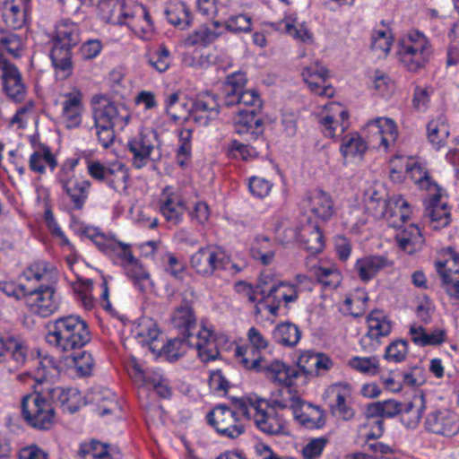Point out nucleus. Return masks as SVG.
Segmentation results:
<instances>
[{
    "label": "nucleus",
    "instance_id": "1",
    "mask_svg": "<svg viewBox=\"0 0 459 459\" xmlns=\"http://www.w3.org/2000/svg\"><path fill=\"white\" fill-rule=\"evenodd\" d=\"M37 375L32 378L34 392L26 394L21 402V411L24 421L32 429H50L56 420L55 403L58 400L65 404L68 394L59 386L51 387L47 382L44 361H36Z\"/></svg>",
    "mask_w": 459,
    "mask_h": 459
},
{
    "label": "nucleus",
    "instance_id": "2",
    "mask_svg": "<svg viewBox=\"0 0 459 459\" xmlns=\"http://www.w3.org/2000/svg\"><path fill=\"white\" fill-rule=\"evenodd\" d=\"M172 324L181 335L187 337L188 343L195 346L203 362L214 360L218 357L216 334L206 326L197 330L196 317L190 306L186 304L177 307L172 315Z\"/></svg>",
    "mask_w": 459,
    "mask_h": 459
},
{
    "label": "nucleus",
    "instance_id": "3",
    "mask_svg": "<svg viewBox=\"0 0 459 459\" xmlns=\"http://www.w3.org/2000/svg\"><path fill=\"white\" fill-rule=\"evenodd\" d=\"M46 341L59 351L74 352L91 340L87 322L79 316H59L48 324Z\"/></svg>",
    "mask_w": 459,
    "mask_h": 459
},
{
    "label": "nucleus",
    "instance_id": "4",
    "mask_svg": "<svg viewBox=\"0 0 459 459\" xmlns=\"http://www.w3.org/2000/svg\"><path fill=\"white\" fill-rule=\"evenodd\" d=\"M239 412L252 420L255 427L266 435L284 433V414L270 408L268 401L256 395L245 396L236 402Z\"/></svg>",
    "mask_w": 459,
    "mask_h": 459
},
{
    "label": "nucleus",
    "instance_id": "5",
    "mask_svg": "<svg viewBox=\"0 0 459 459\" xmlns=\"http://www.w3.org/2000/svg\"><path fill=\"white\" fill-rule=\"evenodd\" d=\"M433 54L431 40L419 30H408L398 42V60L410 72L424 68Z\"/></svg>",
    "mask_w": 459,
    "mask_h": 459
},
{
    "label": "nucleus",
    "instance_id": "6",
    "mask_svg": "<svg viewBox=\"0 0 459 459\" xmlns=\"http://www.w3.org/2000/svg\"><path fill=\"white\" fill-rule=\"evenodd\" d=\"M234 355L238 363L247 369H254L264 373L265 377L273 382L290 381V377L295 376L292 369L285 368V363L279 359L269 360L261 356V351L245 345H238Z\"/></svg>",
    "mask_w": 459,
    "mask_h": 459
},
{
    "label": "nucleus",
    "instance_id": "7",
    "mask_svg": "<svg viewBox=\"0 0 459 459\" xmlns=\"http://www.w3.org/2000/svg\"><path fill=\"white\" fill-rule=\"evenodd\" d=\"M109 22L126 25L135 33L148 36L154 30L153 22L148 10L133 0H117L108 15Z\"/></svg>",
    "mask_w": 459,
    "mask_h": 459
},
{
    "label": "nucleus",
    "instance_id": "8",
    "mask_svg": "<svg viewBox=\"0 0 459 459\" xmlns=\"http://www.w3.org/2000/svg\"><path fill=\"white\" fill-rule=\"evenodd\" d=\"M94 122L123 130L129 123L131 114L122 103L112 101L105 95H95L91 100Z\"/></svg>",
    "mask_w": 459,
    "mask_h": 459
},
{
    "label": "nucleus",
    "instance_id": "9",
    "mask_svg": "<svg viewBox=\"0 0 459 459\" xmlns=\"http://www.w3.org/2000/svg\"><path fill=\"white\" fill-rule=\"evenodd\" d=\"M78 163L79 159H66L57 173V180L63 190L70 197L74 208L82 209L88 198L91 183L89 180L75 176L74 169Z\"/></svg>",
    "mask_w": 459,
    "mask_h": 459
},
{
    "label": "nucleus",
    "instance_id": "10",
    "mask_svg": "<svg viewBox=\"0 0 459 459\" xmlns=\"http://www.w3.org/2000/svg\"><path fill=\"white\" fill-rule=\"evenodd\" d=\"M229 264L230 256L214 244L199 247L190 257L192 269L202 277H212L216 272L226 270Z\"/></svg>",
    "mask_w": 459,
    "mask_h": 459
},
{
    "label": "nucleus",
    "instance_id": "11",
    "mask_svg": "<svg viewBox=\"0 0 459 459\" xmlns=\"http://www.w3.org/2000/svg\"><path fill=\"white\" fill-rule=\"evenodd\" d=\"M83 235L91 240L97 248L108 256L114 264L124 267L134 258L129 245L106 235L98 228L86 227L83 230Z\"/></svg>",
    "mask_w": 459,
    "mask_h": 459
},
{
    "label": "nucleus",
    "instance_id": "12",
    "mask_svg": "<svg viewBox=\"0 0 459 459\" xmlns=\"http://www.w3.org/2000/svg\"><path fill=\"white\" fill-rule=\"evenodd\" d=\"M126 147L132 155L133 167L143 169L154 160L153 155L158 152V134L151 129L142 130L128 140Z\"/></svg>",
    "mask_w": 459,
    "mask_h": 459
},
{
    "label": "nucleus",
    "instance_id": "13",
    "mask_svg": "<svg viewBox=\"0 0 459 459\" xmlns=\"http://www.w3.org/2000/svg\"><path fill=\"white\" fill-rule=\"evenodd\" d=\"M208 423L224 437L236 438L245 432V427L238 413L226 405H217L207 416Z\"/></svg>",
    "mask_w": 459,
    "mask_h": 459
},
{
    "label": "nucleus",
    "instance_id": "14",
    "mask_svg": "<svg viewBox=\"0 0 459 459\" xmlns=\"http://www.w3.org/2000/svg\"><path fill=\"white\" fill-rule=\"evenodd\" d=\"M368 331L360 338L359 345L364 351H373L381 343V339L390 334L393 324L384 311L374 310L368 315Z\"/></svg>",
    "mask_w": 459,
    "mask_h": 459
},
{
    "label": "nucleus",
    "instance_id": "15",
    "mask_svg": "<svg viewBox=\"0 0 459 459\" xmlns=\"http://www.w3.org/2000/svg\"><path fill=\"white\" fill-rule=\"evenodd\" d=\"M428 195L425 222L429 229L439 230L451 222V212L446 201V193L441 187H434V192H430Z\"/></svg>",
    "mask_w": 459,
    "mask_h": 459
},
{
    "label": "nucleus",
    "instance_id": "16",
    "mask_svg": "<svg viewBox=\"0 0 459 459\" xmlns=\"http://www.w3.org/2000/svg\"><path fill=\"white\" fill-rule=\"evenodd\" d=\"M158 207L165 221L173 226L182 221L187 209L181 191L170 186L162 189L159 196Z\"/></svg>",
    "mask_w": 459,
    "mask_h": 459
},
{
    "label": "nucleus",
    "instance_id": "17",
    "mask_svg": "<svg viewBox=\"0 0 459 459\" xmlns=\"http://www.w3.org/2000/svg\"><path fill=\"white\" fill-rule=\"evenodd\" d=\"M0 71L3 92L13 102H23L28 93V86L19 68L9 61L0 63Z\"/></svg>",
    "mask_w": 459,
    "mask_h": 459
},
{
    "label": "nucleus",
    "instance_id": "18",
    "mask_svg": "<svg viewBox=\"0 0 459 459\" xmlns=\"http://www.w3.org/2000/svg\"><path fill=\"white\" fill-rule=\"evenodd\" d=\"M427 431L444 437L459 432V415L448 409H437L429 412L425 419Z\"/></svg>",
    "mask_w": 459,
    "mask_h": 459
},
{
    "label": "nucleus",
    "instance_id": "19",
    "mask_svg": "<svg viewBox=\"0 0 459 459\" xmlns=\"http://www.w3.org/2000/svg\"><path fill=\"white\" fill-rule=\"evenodd\" d=\"M29 290L26 298L30 310L34 314L41 317H47L58 308L59 301L54 285L44 286L43 288L30 285Z\"/></svg>",
    "mask_w": 459,
    "mask_h": 459
},
{
    "label": "nucleus",
    "instance_id": "20",
    "mask_svg": "<svg viewBox=\"0 0 459 459\" xmlns=\"http://www.w3.org/2000/svg\"><path fill=\"white\" fill-rule=\"evenodd\" d=\"M366 130L370 134L371 142L384 151L394 144L398 136L395 122L387 117H376L368 122Z\"/></svg>",
    "mask_w": 459,
    "mask_h": 459
},
{
    "label": "nucleus",
    "instance_id": "21",
    "mask_svg": "<svg viewBox=\"0 0 459 459\" xmlns=\"http://www.w3.org/2000/svg\"><path fill=\"white\" fill-rule=\"evenodd\" d=\"M301 75L313 93L326 98L333 96L334 89L331 84L327 83L329 71L321 63L316 61L304 66Z\"/></svg>",
    "mask_w": 459,
    "mask_h": 459
},
{
    "label": "nucleus",
    "instance_id": "22",
    "mask_svg": "<svg viewBox=\"0 0 459 459\" xmlns=\"http://www.w3.org/2000/svg\"><path fill=\"white\" fill-rule=\"evenodd\" d=\"M22 279L32 287L51 286L55 285L58 280V270L51 263L38 260L24 270Z\"/></svg>",
    "mask_w": 459,
    "mask_h": 459
},
{
    "label": "nucleus",
    "instance_id": "23",
    "mask_svg": "<svg viewBox=\"0 0 459 459\" xmlns=\"http://www.w3.org/2000/svg\"><path fill=\"white\" fill-rule=\"evenodd\" d=\"M7 355L10 357L8 363H13V366L8 367V369L10 371L18 369L27 360L28 347L20 338L0 333V362L4 361Z\"/></svg>",
    "mask_w": 459,
    "mask_h": 459
},
{
    "label": "nucleus",
    "instance_id": "24",
    "mask_svg": "<svg viewBox=\"0 0 459 459\" xmlns=\"http://www.w3.org/2000/svg\"><path fill=\"white\" fill-rule=\"evenodd\" d=\"M393 265L385 255H364L356 260L353 266V273L363 283H368L373 280L383 270Z\"/></svg>",
    "mask_w": 459,
    "mask_h": 459
},
{
    "label": "nucleus",
    "instance_id": "25",
    "mask_svg": "<svg viewBox=\"0 0 459 459\" xmlns=\"http://www.w3.org/2000/svg\"><path fill=\"white\" fill-rule=\"evenodd\" d=\"M60 119L68 129L77 128L82 123L83 102L82 93L79 90L63 95Z\"/></svg>",
    "mask_w": 459,
    "mask_h": 459
},
{
    "label": "nucleus",
    "instance_id": "26",
    "mask_svg": "<svg viewBox=\"0 0 459 459\" xmlns=\"http://www.w3.org/2000/svg\"><path fill=\"white\" fill-rule=\"evenodd\" d=\"M330 398L329 408L331 413L343 420H350L354 417L355 411L350 403V392L346 385L334 384L326 391Z\"/></svg>",
    "mask_w": 459,
    "mask_h": 459
},
{
    "label": "nucleus",
    "instance_id": "27",
    "mask_svg": "<svg viewBox=\"0 0 459 459\" xmlns=\"http://www.w3.org/2000/svg\"><path fill=\"white\" fill-rule=\"evenodd\" d=\"M258 111L239 109L234 119V128L239 135H247L250 140H256L264 133V123L257 117Z\"/></svg>",
    "mask_w": 459,
    "mask_h": 459
},
{
    "label": "nucleus",
    "instance_id": "28",
    "mask_svg": "<svg viewBox=\"0 0 459 459\" xmlns=\"http://www.w3.org/2000/svg\"><path fill=\"white\" fill-rule=\"evenodd\" d=\"M440 285L445 292L454 299H459V267L453 268L449 260H437L434 263Z\"/></svg>",
    "mask_w": 459,
    "mask_h": 459
},
{
    "label": "nucleus",
    "instance_id": "29",
    "mask_svg": "<svg viewBox=\"0 0 459 459\" xmlns=\"http://www.w3.org/2000/svg\"><path fill=\"white\" fill-rule=\"evenodd\" d=\"M316 353L317 352L312 351H304L299 356L297 366H288L285 364V368L288 369V371L292 369L295 373V376H290V382L286 381L277 383L280 385H284L287 387L306 383L307 379L311 377V375H313V368L315 366Z\"/></svg>",
    "mask_w": 459,
    "mask_h": 459
},
{
    "label": "nucleus",
    "instance_id": "30",
    "mask_svg": "<svg viewBox=\"0 0 459 459\" xmlns=\"http://www.w3.org/2000/svg\"><path fill=\"white\" fill-rule=\"evenodd\" d=\"M411 214V207L402 195H393L388 200L386 213L383 216L390 227L400 228Z\"/></svg>",
    "mask_w": 459,
    "mask_h": 459
},
{
    "label": "nucleus",
    "instance_id": "31",
    "mask_svg": "<svg viewBox=\"0 0 459 459\" xmlns=\"http://www.w3.org/2000/svg\"><path fill=\"white\" fill-rule=\"evenodd\" d=\"M310 254H318L325 247L324 236L318 226L307 222L302 225L295 236Z\"/></svg>",
    "mask_w": 459,
    "mask_h": 459
},
{
    "label": "nucleus",
    "instance_id": "32",
    "mask_svg": "<svg viewBox=\"0 0 459 459\" xmlns=\"http://www.w3.org/2000/svg\"><path fill=\"white\" fill-rule=\"evenodd\" d=\"M385 190L380 186L368 187L364 193L366 212L375 219H381L386 213L388 200L385 199Z\"/></svg>",
    "mask_w": 459,
    "mask_h": 459
},
{
    "label": "nucleus",
    "instance_id": "33",
    "mask_svg": "<svg viewBox=\"0 0 459 459\" xmlns=\"http://www.w3.org/2000/svg\"><path fill=\"white\" fill-rule=\"evenodd\" d=\"M395 239L398 247L408 255L421 250L425 241L420 229L413 223L397 232Z\"/></svg>",
    "mask_w": 459,
    "mask_h": 459
},
{
    "label": "nucleus",
    "instance_id": "34",
    "mask_svg": "<svg viewBox=\"0 0 459 459\" xmlns=\"http://www.w3.org/2000/svg\"><path fill=\"white\" fill-rule=\"evenodd\" d=\"M71 49V47L53 41L50 59L56 75L62 79L67 78L73 71Z\"/></svg>",
    "mask_w": 459,
    "mask_h": 459
},
{
    "label": "nucleus",
    "instance_id": "35",
    "mask_svg": "<svg viewBox=\"0 0 459 459\" xmlns=\"http://www.w3.org/2000/svg\"><path fill=\"white\" fill-rule=\"evenodd\" d=\"M292 415L300 425L307 429H320L325 424L323 411L319 407L301 400Z\"/></svg>",
    "mask_w": 459,
    "mask_h": 459
},
{
    "label": "nucleus",
    "instance_id": "36",
    "mask_svg": "<svg viewBox=\"0 0 459 459\" xmlns=\"http://www.w3.org/2000/svg\"><path fill=\"white\" fill-rule=\"evenodd\" d=\"M307 202L310 212L323 221H328L335 212L331 196L322 190L313 192Z\"/></svg>",
    "mask_w": 459,
    "mask_h": 459
},
{
    "label": "nucleus",
    "instance_id": "37",
    "mask_svg": "<svg viewBox=\"0 0 459 459\" xmlns=\"http://www.w3.org/2000/svg\"><path fill=\"white\" fill-rule=\"evenodd\" d=\"M56 166L57 160L48 145L39 143L34 148L29 159V167L31 171L43 174L47 167L54 171Z\"/></svg>",
    "mask_w": 459,
    "mask_h": 459
},
{
    "label": "nucleus",
    "instance_id": "38",
    "mask_svg": "<svg viewBox=\"0 0 459 459\" xmlns=\"http://www.w3.org/2000/svg\"><path fill=\"white\" fill-rule=\"evenodd\" d=\"M30 0H23L24 9L22 10L15 0H4L0 4L2 18L9 28L20 29L25 23V13L28 10V4Z\"/></svg>",
    "mask_w": 459,
    "mask_h": 459
},
{
    "label": "nucleus",
    "instance_id": "39",
    "mask_svg": "<svg viewBox=\"0 0 459 459\" xmlns=\"http://www.w3.org/2000/svg\"><path fill=\"white\" fill-rule=\"evenodd\" d=\"M332 110L334 114L322 117L320 124L324 128L325 135L333 138L338 128H340L341 133L348 128L349 113L339 104H334Z\"/></svg>",
    "mask_w": 459,
    "mask_h": 459
},
{
    "label": "nucleus",
    "instance_id": "40",
    "mask_svg": "<svg viewBox=\"0 0 459 459\" xmlns=\"http://www.w3.org/2000/svg\"><path fill=\"white\" fill-rule=\"evenodd\" d=\"M425 408L424 396L414 395L411 401L403 403L400 413L402 423L408 429H415L422 418Z\"/></svg>",
    "mask_w": 459,
    "mask_h": 459
},
{
    "label": "nucleus",
    "instance_id": "41",
    "mask_svg": "<svg viewBox=\"0 0 459 459\" xmlns=\"http://www.w3.org/2000/svg\"><path fill=\"white\" fill-rule=\"evenodd\" d=\"M167 21L181 30L187 29L192 24L189 8L182 2H170L164 9Z\"/></svg>",
    "mask_w": 459,
    "mask_h": 459
},
{
    "label": "nucleus",
    "instance_id": "42",
    "mask_svg": "<svg viewBox=\"0 0 459 459\" xmlns=\"http://www.w3.org/2000/svg\"><path fill=\"white\" fill-rule=\"evenodd\" d=\"M428 139L434 148L439 150L446 144L450 134L447 119L444 115H439L429 122L427 126Z\"/></svg>",
    "mask_w": 459,
    "mask_h": 459
},
{
    "label": "nucleus",
    "instance_id": "43",
    "mask_svg": "<svg viewBox=\"0 0 459 459\" xmlns=\"http://www.w3.org/2000/svg\"><path fill=\"white\" fill-rule=\"evenodd\" d=\"M135 338L143 345H149L152 351L157 350L155 342L160 336V329L152 318L143 317L134 329Z\"/></svg>",
    "mask_w": 459,
    "mask_h": 459
},
{
    "label": "nucleus",
    "instance_id": "44",
    "mask_svg": "<svg viewBox=\"0 0 459 459\" xmlns=\"http://www.w3.org/2000/svg\"><path fill=\"white\" fill-rule=\"evenodd\" d=\"M341 142L340 152L345 159H361L368 149L367 143L358 133L344 135Z\"/></svg>",
    "mask_w": 459,
    "mask_h": 459
},
{
    "label": "nucleus",
    "instance_id": "45",
    "mask_svg": "<svg viewBox=\"0 0 459 459\" xmlns=\"http://www.w3.org/2000/svg\"><path fill=\"white\" fill-rule=\"evenodd\" d=\"M276 30L286 32L297 40L303 43H311L313 41L312 33L303 23H297L293 16H288L276 23Z\"/></svg>",
    "mask_w": 459,
    "mask_h": 459
},
{
    "label": "nucleus",
    "instance_id": "46",
    "mask_svg": "<svg viewBox=\"0 0 459 459\" xmlns=\"http://www.w3.org/2000/svg\"><path fill=\"white\" fill-rule=\"evenodd\" d=\"M273 336L277 343L292 348L299 342L301 332L296 325L285 322L276 325Z\"/></svg>",
    "mask_w": 459,
    "mask_h": 459
},
{
    "label": "nucleus",
    "instance_id": "47",
    "mask_svg": "<svg viewBox=\"0 0 459 459\" xmlns=\"http://www.w3.org/2000/svg\"><path fill=\"white\" fill-rule=\"evenodd\" d=\"M247 82V74L238 71L229 74L223 85V105L232 107V98L241 92Z\"/></svg>",
    "mask_w": 459,
    "mask_h": 459
},
{
    "label": "nucleus",
    "instance_id": "48",
    "mask_svg": "<svg viewBox=\"0 0 459 459\" xmlns=\"http://www.w3.org/2000/svg\"><path fill=\"white\" fill-rule=\"evenodd\" d=\"M54 41L63 46L74 47L79 41V27L68 20L61 21L56 26Z\"/></svg>",
    "mask_w": 459,
    "mask_h": 459
},
{
    "label": "nucleus",
    "instance_id": "49",
    "mask_svg": "<svg viewBox=\"0 0 459 459\" xmlns=\"http://www.w3.org/2000/svg\"><path fill=\"white\" fill-rule=\"evenodd\" d=\"M276 245L269 238L259 235L255 238V246L252 249L253 257L263 264L273 263L275 256Z\"/></svg>",
    "mask_w": 459,
    "mask_h": 459
},
{
    "label": "nucleus",
    "instance_id": "50",
    "mask_svg": "<svg viewBox=\"0 0 459 459\" xmlns=\"http://www.w3.org/2000/svg\"><path fill=\"white\" fill-rule=\"evenodd\" d=\"M129 173L127 168L121 162L110 163V169L105 184L115 191H124L127 188Z\"/></svg>",
    "mask_w": 459,
    "mask_h": 459
},
{
    "label": "nucleus",
    "instance_id": "51",
    "mask_svg": "<svg viewBox=\"0 0 459 459\" xmlns=\"http://www.w3.org/2000/svg\"><path fill=\"white\" fill-rule=\"evenodd\" d=\"M221 35V31H217L216 28L212 30L203 26L195 30L185 39L186 47H206L216 40Z\"/></svg>",
    "mask_w": 459,
    "mask_h": 459
},
{
    "label": "nucleus",
    "instance_id": "52",
    "mask_svg": "<svg viewBox=\"0 0 459 459\" xmlns=\"http://www.w3.org/2000/svg\"><path fill=\"white\" fill-rule=\"evenodd\" d=\"M220 104L215 95L210 92H203L192 100L191 108L188 110L192 112H204L212 117H217L219 114Z\"/></svg>",
    "mask_w": 459,
    "mask_h": 459
},
{
    "label": "nucleus",
    "instance_id": "53",
    "mask_svg": "<svg viewBox=\"0 0 459 459\" xmlns=\"http://www.w3.org/2000/svg\"><path fill=\"white\" fill-rule=\"evenodd\" d=\"M78 455L82 459H109V445L91 439L81 444Z\"/></svg>",
    "mask_w": 459,
    "mask_h": 459
},
{
    "label": "nucleus",
    "instance_id": "54",
    "mask_svg": "<svg viewBox=\"0 0 459 459\" xmlns=\"http://www.w3.org/2000/svg\"><path fill=\"white\" fill-rule=\"evenodd\" d=\"M231 100L232 106L238 107V111L239 109L259 111L262 108L261 97L255 90H243Z\"/></svg>",
    "mask_w": 459,
    "mask_h": 459
},
{
    "label": "nucleus",
    "instance_id": "55",
    "mask_svg": "<svg viewBox=\"0 0 459 459\" xmlns=\"http://www.w3.org/2000/svg\"><path fill=\"white\" fill-rule=\"evenodd\" d=\"M383 26L384 22H381ZM393 43L392 32L387 27L376 29L371 35V49L378 56H386L390 51Z\"/></svg>",
    "mask_w": 459,
    "mask_h": 459
},
{
    "label": "nucleus",
    "instance_id": "56",
    "mask_svg": "<svg viewBox=\"0 0 459 459\" xmlns=\"http://www.w3.org/2000/svg\"><path fill=\"white\" fill-rule=\"evenodd\" d=\"M131 376L136 384L148 388H153L165 378L160 370H144L139 365L133 367Z\"/></svg>",
    "mask_w": 459,
    "mask_h": 459
},
{
    "label": "nucleus",
    "instance_id": "57",
    "mask_svg": "<svg viewBox=\"0 0 459 459\" xmlns=\"http://www.w3.org/2000/svg\"><path fill=\"white\" fill-rule=\"evenodd\" d=\"M315 275L320 284L327 289H336L342 282V273L335 265L319 266L315 270Z\"/></svg>",
    "mask_w": 459,
    "mask_h": 459
},
{
    "label": "nucleus",
    "instance_id": "58",
    "mask_svg": "<svg viewBox=\"0 0 459 459\" xmlns=\"http://www.w3.org/2000/svg\"><path fill=\"white\" fill-rule=\"evenodd\" d=\"M95 402L100 416L112 414L119 411L117 395L109 389H103L95 394Z\"/></svg>",
    "mask_w": 459,
    "mask_h": 459
},
{
    "label": "nucleus",
    "instance_id": "59",
    "mask_svg": "<svg viewBox=\"0 0 459 459\" xmlns=\"http://www.w3.org/2000/svg\"><path fill=\"white\" fill-rule=\"evenodd\" d=\"M213 26L216 29L224 26L225 29L233 33L249 32L251 30V17L246 14H238L230 16L223 22L214 21Z\"/></svg>",
    "mask_w": 459,
    "mask_h": 459
},
{
    "label": "nucleus",
    "instance_id": "60",
    "mask_svg": "<svg viewBox=\"0 0 459 459\" xmlns=\"http://www.w3.org/2000/svg\"><path fill=\"white\" fill-rule=\"evenodd\" d=\"M187 347L195 348V346L188 343L187 337L182 335V337L169 340L166 344L162 345L161 349L168 360L174 362L186 352Z\"/></svg>",
    "mask_w": 459,
    "mask_h": 459
},
{
    "label": "nucleus",
    "instance_id": "61",
    "mask_svg": "<svg viewBox=\"0 0 459 459\" xmlns=\"http://www.w3.org/2000/svg\"><path fill=\"white\" fill-rule=\"evenodd\" d=\"M411 178L418 185L420 189H425L428 194L434 192V187H440L429 177L425 167L420 163H414L409 169Z\"/></svg>",
    "mask_w": 459,
    "mask_h": 459
},
{
    "label": "nucleus",
    "instance_id": "62",
    "mask_svg": "<svg viewBox=\"0 0 459 459\" xmlns=\"http://www.w3.org/2000/svg\"><path fill=\"white\" fill-rule=\"evenodd\" d=\"M171 62L170 51L164 45L159 46L157 49L148 55L149 65L159 73L166 72L169 68Z\"/></svg>",
    "mask_w": 459,
    "mask_h": 459
},
{
    "label": "nucleus",
    "instance_id": "63",
    "mask_svg": "<svg viewBox=\"0 0 459 459\" xmlns=\"http://www.w3.org/2000/svg\"><path fill=\"white\" fill-rule=\"evenodd\" d=\"M195 4L198 13L207 19H212L215 16L224 19L228 14L226 6L218 0H196Z\"/></svg>",
    "mask_w": 459,
    "mask_h": 459
},
{
    "label": "nucleus",
    "instance_id": "64",
    "mask_svg": "<svg viewBox=\"0 0 459 459\" xmlns=\"http://www.w3.org/2000/svg\"><path fill=\"white\" fill-rule=\"evenodd\" d=\"M123 268L126 276L134 281V285L141 290H143L144 283L149 281L150 274L141 263L134 257L133 261L129 262Z\"/></svg>",
    "mask_w": 459,
    "mask_h": 459
}]
</instances>
